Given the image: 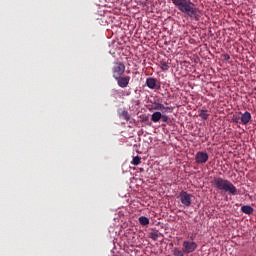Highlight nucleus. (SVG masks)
Instances as JSON below:
<instances>
[{"label":"nucleus","instance_id":"9","mask_svg":"<svg viewBox=\"0 0 256 256\" xmlns=\"http://www.w3.org/2000/svg\"><path fill=\"white\" fill-rule=\"evenodd\" d=\"M240 120L242 125H249V121H251V113L249 111H246L241 115Z\"/></svg>","mask_w":256,"mask_h":256},{"label":"nucleus","instance_id":"4","mask_svg":"<svg viewBox=\"0 0 256 256\" xmlns=\"http://www.w3.org/2000/svg\"><path fill=\"white\" fill-rule=\"evenodd\" d=\"M123 73H125V64H123L122 62H115L112 68L113 78L117 79L123 76Z\"/></svg>","mask_w":256,"mask_h":256},{"label":"nucleus","instance_id":"20","mask_svg":"<svg viewBox=\"0 0 256 256\" xmlns=\"http://www.w3.org/2000/svg\"><path fill=\"white\" fill-rule=\"evenodd\" d=\"M140 119H142V122H143V123H147V121H149V116H147V115H142V116H140Z\"/></svg>","mask_w":256,"mask_h":256},{"label":"nucleus","instance_id":"8","mask_svg":"<svg viewBox=\"0 0 256 256\" xmlns=\"http://www.w3.org/2000/svg\"><path fill=\"white\" fill-rule=\"evenodd\" d=\"M148 89H161V82L157 78L149 77L146 79Z\"/></svg>","mask_w":256,"mask_h":256},{"label":"nucleus","instance_id":"23","mask_svg":"<svg viewBox=\"0 0 256 256\" xmlns=\"http://www.w3.org/2000/svg\"><path fill=\"white\" fill-rule=\"evenodd\" d=\"M240 119L241 118L239 116H233L232 121H233V123H239Z\"/></svg>","mask_w":256,"mask_h":256},{"label":"nucleus","instance_id":"17","mask_svg":"<svg viewBox=\"0 0 256 256\" xmlns=\"http://www.w3.org/2000/svg\"><path fill=\"white\" fill-rule=\"evenodd\" d=\"M173 255L174 256H184L185 253L183 252V250H179V248H174Z\"/></svg>","mask_w":256,"mask_h":256},{"label":"nucleus","instance_id":"2","mask_svg":"<svg viewBox=\"0 0 256 256\" xmlns=\"http://www.w3.org/2000/svg\"><path fill=\"white\" fill-rule=\"evenodd\" d=\"M211 184L215 189H218V191H224V193H229V195H237V187L227 179L214 177Z\"/></svg>","mask_w":256,"mask_h":256},{"label":"nucleus","instance_id":"13","mask_svg":"<svg viewBox=\"0 0 256 256\" xmlns=\"http://www.w3.org/2000/svg\"><path fill=\"white\" fill-rule=\"evenodd\" d=\"M199 117L201 119H204V121H207L209 119V113L207 110H200Z\"/></svg>","mask_w":256,"mask_h":256},{"label":"nucleus","instance_id":"15","mask_svg":"<svg viewBox=\"0 0 256 256\" xmlns=\"http://www.w3.org/2000/svg\"><path fill=\"white\" fill-rule=\"evenodd\" d=\"M140 225H149V218L145 217V216H140L138 219Z\"/></svg>","mask_w":256,"mask_h":256},{"label":"nucleus","instance_id":"7","mask_svg":"<svg viewBox=\"0 0 256 256\" xmlns=\"http://www.w3.org/2000/svg\"><path fill=\"white\" fill-rule=\"evenodd\" d=\"M117 81V85L121 87V89H125L129 87V81H131L130 76H119L118 78H114Z\"/></svg>","mask_w":256,"mask_h":256},{"label":"nucleus","instance_id":"1","mask_svg":"<svg viewBox=\"0 0 256 256\" xmlns=\"http://www.w3.org/2000/svg\"><path fill=\"white\" fill-rule=\"evenodd\" d=\"M173 5L177 7L180 13L187 15L192 21H199L201 15H199V8L195 7V3L191 0H171Z\"/></svg>","mask_w":256,"mask_h":256},{"label":"nucleus","instance_id":"6","mask_svg":"<svg viewBox=\"0 0 256 256\" xmlns=\"http://www.w3.org/2000/svg\"><path fill=\"white\" fill-rule=\"evenodd\" d=\"M209 161V154L207 152L199 151L195 155V162L197 165H205Z\"/></svg>","mask_w":256,"mask_h":256},{"label":"nucleus","instance_id":"10","mask_svg":"<svg viewBox=\"0 0 256 256\" xmlns=\"http://www.w3.org/2000/svg\"><path fill=\"white\" fill-rule=\"evenodd\" d=\"M163 114H161V112L156 111L151 115V121L153 123H159V121H161V117Z\"/></svg>","mask_w":256,"mask_h":256},{"label":"nucleus","instance_id":"18","mask_svg":"<svg viewBox=\"0 0 256 256\" xmlns=\"http://www.w3.org/2000/svg\"><path fill=\"white\" fill-rule=\"evenodd\" d=\"M150 239H153V241H157V239H159V234L157 232L150 233Z\"/></svg>","mask_w":256,"mask_h":256},{"label":"nucleus","instance_id":"14","mask_svg":"<svg viewBox=\"0 0 256 256\" xmlns=\"http://www.w3.org/2000/svg\"><path fill=\"white\" fill-rule=\"evenodd\" d=\"M120 117H122L125 121H131V115H129V112H127V110H123L120 114Z\"/></svg>","mask_w":256,"mask_h":256},{"label":"nucleus","instance_id":"16","mask_svg":"<svg viewBox=\"0 0 256 256\" xmlns=\"http://www.w3.org/2000/svg\"><path fill=\"white\" fill-rule=\"evenodd\" d=\"M141 163V156H135L133 157L131 164L134 166L140 165Z\"/></svg>","mask_w":256,"mask_h":256},{"label":"nucleus","instance_id":"26","mask_svg":"<svg viewBox=\"0 0 256 256\" xmlns=\"http://www.w3.org/2000/svg\"><path fill=\"white\" fill-rule=\"evenodd\" d=\"M190 239H192V240H193V236H191V237H190Z\"/></svg>","mask_w":256,"mask_h":256},{"label":"nucleus","instance_id":"5","mask_svg":"<svg viewBox=\"0 0 256 256\" xmlns=\"http://www.w3.org/2000/svg\"><path fill=\"white\" fill-rule=\"evenodd\" d=\"M197 244L193 241H187L185 240L182 243V251L185 253V255H189L190 253H193L197 250Z\"/></svg>","mask_w":256,"mask_h":256},{"label":"nucleus","instance_id":"12","mask_svg":"<svg viewBox=\"0 0 256 256\" xmlns=\"http://www.w3.org/2000/svg\"><path fill=\"white\" fill-rule=\"evenodd\" d=\"M159 67L162 71H167L169 69V62L161 60L159 63Z\"/></svg>","mask_w":256,"mask_h":256},{"label":"nucleus","instance_id":"24","mask_svg":"<svg viewBox=\"0 0 256 256\" xmlns=\"http://www.w3.org/2000/svg\"><path fill=\"white\" fill-rule=\"evenodd\" d=\"M160 111H165V105L160 104Z\"/></svg>","mask_w":256,"mask_h":256},{"label":"nucleus","instance_id":"3","mask_svg":"<svg viewBox=\"0 0 256 256\" xmlns=\"http://www.w3.org/2000/svg\"><path fill=\"white\" fill-rule=\"evenodd\" d=\"M179 199L184 207H190L193 203V196L185 190L180 192Z\"/></svg>","mask_w":256,"mask_h":256},{"label":"nucleus","instance_id":"25","mask_svg":"<svg viewBox=\"0 0 256 256\" xmlns=\"http://www.w3.org/2000/svg\"><path fill=\"white\" fill-rule=\"evenodd\" d=\"M225 59L229 60L231 57L229 55H225Z\"/></svg>","mask_w":256,"mask_h":256},{"label":"nucleus","instance_id":"11","mask_svg":"<svg viewBox=\"0 0 256 256\" xmlns=\"http://www.w3.org/2000/svg\"><path fill=\"white\" fill-rule=\"evenodd\" d=\"M241 211L242 213H245V215H253L254 209L249 205H244L241 207Z\"/></svg>","mask_w":256,"mask_h":256},{"label":"nucleus","instance_id":"21","mask_svg":"<svg viewBox=\"0 0 256 256\" xmlns=\"http://www.w3.org/2000/svg\"><path fill=\"white\" fill-rule=\"evenodd\" d=\"M164 113H173V108L164 106Z\"/></svg>","mask_w":256,"mask_h":256},{"label":"nucleus","instance_id":"22","mask_svg":"<svg viewBox=\"0 0 256 256\" xmlns=\"http://www.w3.org/2000/svg\"><path fill=\"white\" fill-rule=\"evenodd\" d=\"M156 106H154V111H160L161 109V103H155Z\"/></svg>","mask_w":256,"mask_h":256},{"label":"nucleus","instance_id":"19","mask_svg":"<svg viewBox=\"0 0 256 256\" xmlns=\"http://www.w3.org/2000/svg\"><path fill=\"white\" fill-rule=\"evenodd\" d=\"M160 119H161L162 123H169V121H170L169 116L163 115V114H162V117Z\"/></svg>","mask_w":256,"mask_h":256}]
</instances>
